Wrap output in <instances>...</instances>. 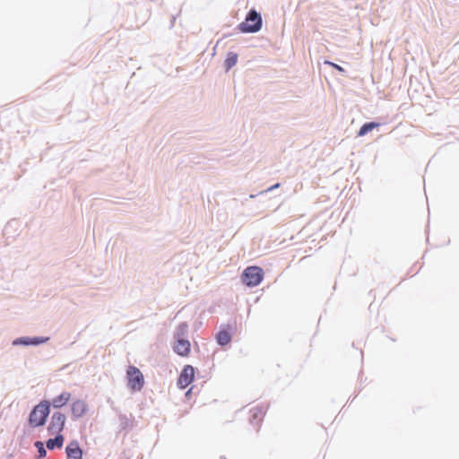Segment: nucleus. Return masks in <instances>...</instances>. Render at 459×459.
Listing matches in <instances>:
<instances>
[{
  "label": "nucleus",
  "instance_id": "nucleus-9",
  "mask_svg": "<svg viewBox=\"0 0 459 459\" xmlns=\"http://www.w3.org/2000/svg\"><path fill=\"white\" fill-rule=\"evenodd\" d=\"M269 405L258 404L250 410L249 422L253 426H256L258 429L264 420Z\"/></svg>",
  "mask_w": 459,
  "mask_h": 459
},
{
  "label": "nucleus",
  "instance_id": "nucleus-17",
  "mask_svg": "<svg viewBox=\"0 0 459 459\" xmlns=\"http://www.w3.org/2000/svg\"><path fill=\"white\" fill-rule=\"evenodd\" d=\"M188 333V324L186 322H181L175 329L173 333V339H187L186 335Z\"/></svg>",
  "mask_w": 459,
  "mask_h": 459
},
{
  "label": "nucleus",
  "instance_id": "nucleus-14",
  "mask_svg": "<svg viewBox=\"0 0 459 459\" xmlns=\"http://www.w3.org/2000/svg\"><path fill=\"white\" fill-rule=\"evenodd\" d=\"M54 437H49L46 441V447L52 451L55 449H60L62 448L64 442H65V437L63 434H52Z\"/></svg>",
  "mask_w": 459,
  "mask_h": 459
},
{
  "label": "nucleus",
  "instance_id": "nucleus-23",
  "mask_svg": "<svg viewBox=\"0 0 459 459\" xmlns=\"http://www.w3.org/2000/svg\"><path fill=\"white\" fill-rule=\"evenodd\" d=\"M175 21H176V16H172L170 27L174 26Z\"/></svg>",
  "mask_w": 459,
  "mask_h": 459
},
{
  "label": "nucleus",
  "instance_id": "nucleus-6",
  "mask_svg": "<svg viewBox=\"0 0 459 459\" xmlns=\"http://www.w3.org/2000/svg\"><path fill=\"white\" fill-rule=\"evenodd\" d=\"M65 422L66 416L65 413L59 411H54L47 428L48 434H63L65 428Z\"/></svg>",
  "mask_w": 459,
  "mask_h": 459
},
{
  "label": "nucleus",
  "instance_id": "nucleus-7",
  "mask_svg": "<svg viewBox=\"0 0 459 459\" xmlns=\"http://www.w3.org/2000/svg\"><path fill=\"white\" fill-rule=\"evenodd\" d=\"M196 368L192 365H185L177 379V386L179 390H185L195 381Z\"/></svg>",
  "mask_w": 459,
  "mask_h": 459
},
{
  "label": "nucleus",
  "instance_id": "nucleus-20",
  "mask_svg": "<svg viewBox=\"0 0 459 459\" xmlns=\"http://www.w3.org/2000/svg\"><path fill=\"white\" fill-rule=\"evenodd\" d=\"M118 419H119V422H120V424H119L120 429H126L130 425V421H129V419L127 418V416L126 414L120 413L118 415Z\"/></svg>",
  "mask_w": 459,
  "mask_h": 459
},
{
  "label": "nucleus",
  "instance_id": "nucleus-24",
  "mask_svg": "<svg viewBox=\"0 0 459 459\" xmlns=\"http://www.w3.org/2000/svg\"><path fill=\"white\" fill-rule=\"evenodd\" d=\"M194 346H195V348H196V349H198V348H199L198 343H197L196 342H194Z\"/></svg>",
  "mask_w": 459,
  "mask_h": 459
},
{
  "label": "nucleus",
  "instance_id": "nucleus-18",
  "mask_svg": "<svg viewBox=\"0 0 459 459\" xmlns=\"http://www.w3.org/2000/svg\"><path fill=\"white\" fill-rule=\"evenodd\" d=\"M34 446L37 448L38 455H36L35 459H43L47 456V447L45 446L44 443L42 441H35Z\"/></svg>",
  "mask_w": 459,
  "mask_h": 459
},
{
  "label": "nucleus",
  "instance_id": "nucleus-12",
  "mask_svg": "<svg viewBox=\"0 0 459 459\" xmlns=\"http://www.w3.org/2000/svg\"><path fill=\"white\" fill-rule=\"evenodd\" d=\"M173 351L181 357H187L191 351V342L188 339H174Z\"/></svg>",
  "mask_w": 459,
  "mask_h": 459
},
{
  "label": "nucleus",
  "instance_id": "nucleus-13",
  "mask_svg": "<svg viewBox=\"0 0 459 459\" xmlns=\"http://www.w3.org/2000/svg\"><path fill=\"white\" fill-rule=\"evenodd\" d=\"M39 406V403L34 405L30 411L29 412V415H28V423L30 425V428L32 429H37V428H40V427H43L45 426L46 423H39L41 421L40 418L42 417L41 413L39 411H36V413H34V410L36 409V407Z\"/></svg>",
  "mask_w": 459,
  "mask_h": 459
},
{
  "label": "nucleus",
  "instance_id": "nucleus-8",
  "mask_svg": "<svg viewBox=\"0 0 459 459\" xmlns=\"http://www.w3.org/2000/svg\"><path fill=\"white\" fill-rule=\"evenodd\" d=\"M48 336H21L12 341L13 346H39L48 342Z\"/></svg>",
  "mask_w": 459,
  "mask_h": 459
},
{
  "label": "nucleus",
  "instance_id": "nucleus-22",
  "mask_svg": "<svg viewBox=\"0 0 459 459\" xmlns=\"http://www.w3.org/2000/svg\"><path fill=\"white\" fill-rule=\"evenodd\" d=\"M193 389H194V386L190 387V388L186 392L185 395H186V398H190L191 394H192V392H193Z\"/></svg>",
  "mask_w": 459,
  "mask_h": 459
},
{
  "label": "nucleus",
  "instance_id": "nucleus-16",
  "mask_svg": "<svg viewBox=\"0 0 459 459\" xmlns=\"http://www.w3.org/2000/svg\"><path fill=\"white\" fill-rule=\"evenodd\" d=\"M381 126V123L377 121H369L365 122L359 131L357 132V136L362 137L370 133L373 129L378 128Z\"/></svg>",
  "mask_w": 459,
  "mask_h": 459
},
{
  "label": "nucleus",
  "instance_id": "nucleus-11",
  "mask_svg": "<svg viewBox=\"0 0 459 459\" xmlns=\"http://www.w3.org/2000/svg\"><path fill=\"white\" fill-rule=\"evenodd\" d=\"M71 413L74 420L83 417L89 411L88 404L82 399H76L71 403Z\"/></svg>",
  "mask_w": 459,
  "mask_h": 459
},
{
  "label": "nucleus",
  "instance_id": "nucleus-10",
  "mask_svg": "<svg viewBox=\"0 0 459 459\" xmlns=\"http://www.w3.org/2000/svg\"><path fill=\"white\" fill-rule=\"evenodd\" d=\"M65 452L67 459H83L84 452L76 439L69 442L65 446Z\"/></svg>",
  "mask_w": 459,
  "mask_h": 459
},
{
  "label": "nucleus",
  "instance_id": "nucleus-19",
  "mask_svg": "<svg viewBox=\"0 0 459 459\" xmlns=\"http://www.w3.org/2000/svg\"><path fill=\"white\" fill-rule=\"evenodd\" d=\"M325 65H327L333 67L334 70H336L337 72H339L341 74H342L344 76L347 75V70L336 63H333L330 60H325Z\"/></svg>",
  "mask_w": 459,
  "mask_h": 459
},
{
  "label": "nucleus",
  "instance_id": "nucleus-5",
  "mask_svg": "<svg viewBox=\"0 0 459 459\" xmlns=\"http://www.w3.org/2000/svg\"><path fill=\"white\" fill-rule=\"evenodd\" d=\"M235 328V321L228 322L227 324H221L219 326L218 332L214 335L216 343L220 347H224L228 345L233 338Z\"/></svg>",
  "mask_w": 459,
  "mask_h": 459
},
{
  "label": "nucleus",
  "instance_id": "nucleus-2",
  "mask_svg": "<svg viewBox=\"0 0 459 459\" xmlns=\"http://www.w3.org/2000/svg\"><path fill=\"white\" fill-rule=\"evenodd\" d=\"M262 27V14L255 7H252L246 13L244 21L238 23L234 30L243 34H255L260 31Z\"/></svg>",
  "mask_w": 459,
  "mask_h": 459
},
{
  "label": "nucleus",
  "instance_id": "nucleus-1",
  "mask_svg": "<svg viewBox=\"0 0 459 459\" xmlns=\"http://www.w3.org/2000/svg\"><path fill=\"white\" fill-rule=\"evenodd\" d=\"M72 394L70 392L63 391L58 395L55 396L52 400L42 399L39 402V406L33 411H39L42 415L39 423H47L48 419L51 412V407L56 410H60L65 407L70 401Z\"/></svg>",
  "mask_w": 459,
  "mask_h": 459
},
{
  "label": "nucleus",
  "instance_id": "nucleus-4",
  "mask_svg": "<svg viewBox=\"0 0 459 459\" xmlns=\"http://www.w3.org/2000/svg\"><path fill=\"white\" fill-rule=\"evenodd\" d=\"M127 387L133 392H140L144 386V377L135 366H129L126 369Z\"/></svg>",
  "mask_w": 459,
  "mask_h": 459
},
{
  "label": "nucleus",
  "instance_id": "nucleus-21",
  "mask_svg": "<svg viewBox=\"0 0 459 459\" xmlns=\"http://www.w3.org/2000/svg\"><path fill=\"white\" fill-rule=\"evenodd\" d=\"M281 184L280 183H275L274 185L269 186L266 190L264 191H262L260 194L263 195V194H265V193H268V192H271L278 187H280Z\"/></svg>",
  "mask_w": 459,
  "mask_h": 459
},
{
  "label": "nucleus",
  "instance_id": "nucleus-15",
  "mask_svg": "<svg viewBox=\"0 0 459 459\" xmlns=\"http://www.w3.org/2000/svg\"><path fill=\"white\" fill-rule=\"evenodd\" d=\"M238 59V54L233 51H229L226 55V57L223 62V68L225 72H229L232 67H234Z\"/></svg>",
  "mask_w": 459,
  "mask_h": 459
},
{
  "label": "nucleus",
  "instance_id": "nucleus-3",
  "mask_svg": "<svg viewBox=\"0 0 459 459\" xmlns=\"http://www.w3.org/2000/svg\"><path fill=\"white\" fill-rule=\"evenodd\" d=\"M264 272L262 267L257 265H249L241 273V282L249 288L258 286L264 280Z\"/></svg>",
  "mask_w": 459,
  "mask_h": 459
}]
</instances>
